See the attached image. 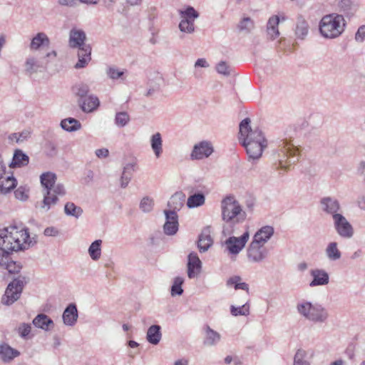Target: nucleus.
<instances>
[{
  "instance_id": "obj_1",
  "label": "nucleus",
  "mask_w": 365,
  "mask_h": 365,
  "mask_svg": "<svg viewBox=\"0 0 365 365\" xmlns=\"http://www.w3.org/2000/svg\"><path fill=\"white\" fill-rule=\"evenodd\" d=\"M251 120L246 118L240 123V138L245 148L249 159L258 160L267 147V140L263 132L257 127H251Z\"/></svg>"
},
{
  "instance_id": "obj_2",
  "label": "nucleus",
  "mask_w": 365,
  "mask_h": 365,
  "mask_svg": "<svg viewBox=\"0 0 365 365\" xmlns=\"http://www.w3.org/2000/svg\"><path fill=\"white\" fill-rule=\"evenodd\" d=\"M28 229L22 225H10L0 230V249L5 251L24 250L34 245Z\"/></svg>"
},
{
  "instance_id": "obj_3",
  "label": "nucleus",
  "mask_w": 365,
  "mask_h": 365,
  "mask_svg": "<svg viewBox=\"0 0 365 365\" xmlns=\"http://www.w3.org/2000/svg\"><path fill=\"white\" fill-rule=\"evenodd\" d=\"M346 21L342 15L330 14L324 16L319 21V32L321 35L329 39L336 38L344 32Z\"/></svg>"
},
{
  "instance_id": "obj_4",
  "label": "nucleus",
  "mask_w": 365,
  "mask_h": 365,
  "mask_svg": "<svg viewBox=\"0 0 365 365\" xmlns=\"http://www.w3.org/2000/svg\"><path fill=\"white\" fill-rule=\"evenodd\" d=\"M298 314L314 323H324L329 318L328 311L322 304L302 300L296 307Z\"/></svg>"
},
{
  "instance_id": "obj_5",
  "label": "nucleus",
  "mask_w": 365,
  "mask_h": 365,
  "mask_svg": "<svg viewBox=\"0 0 365 365\" xmlns=\"http://www.w3.org/2000/svg\"><path fill=\"white\" fill-rule=\"evenodd\" d=\"M222 218L223 221L236 224L242 222L246 217L240 202L232 195L225 197L221 202Z\"/></svg>"
},
{
  "instance_id": "obj_6",
  "label": "nucleus",
  "mask_w": 365,
  "mask_h": 365,
  "mask_svg": "<svg viewBox=\"0 0 365 365\" xmlns=\"http://www.w3.org/2000/svg\"><path fill=\"white\" fill-rule=\"evenodd\" d=\"M297 153L298 149L291 143L290 140L287 138L281 140L274 152L276 169L287 170L292 163L295 162V160L292 161V158H294Z\"/></svg>"
},
{
  "instance_id": "obj_7",
  "label": "nucleus",
  "mask_w": 365,
  "mask_h": 365,
  "mask_svg": "<svg viewBox=\"0 0 365 365\" xmlns=\"http://www.w3.org/2000/svg\"><path fill=\"white\" fill-rule=\"evenodd\" d=\"M56 56L57 52L55 50L47 52L43 56H29L24 63L25 71L29 75L37 73L41 69L45 68L50 61L55 59Z\"/></svg>"
},
{
  "instance_id": "obj_8",
  "label": "nucleus",
  "mask_w": 365,
  "mask_h": 365,
  "mask_svg": "<svg viewBox=\"0 0 365 365\" xmlns=\"http://www.w3.org/2000/svg\"><path fill=\"white\" fill-rule=\"evenodd\" d=\"M25 284V277L21 276L14 279L11 282H10L1 299L2 304L5 305H11L17 301L21 296Z\"/></svg>"
},
{
  "instance_id": "obj_9",
  "label": "nucleus",
  "mask_w": 365,
  "mask_h": 365,
  "mask_svg": "<svg viewBox=\"0 0 365 365\" xmlns=\"http://www.w3.org/2000/svg\"><path fill=\"white\" fill-rule=\"evenodd\" d=\"M249 238L250 233L247 231L239 237H229L225 241L224 245L230 255H237L243 250Z\"/></svg>"
},
{
  "instance_id": "obj_10",
  "label": "nucleus",
  "mask_w": 365,
  "mask_h": 365,
  "mask_svg": "<svg viewBox=\"0 0 365 365\" xmlns=\"http://www.w3.org/2000/svg\"><path fill=\"white\" fill-rule=\"evenodd\" d=\"M333 222L334 228L339 236L344 238H350L352 237V226L341 214L334 215Z\"/></svg>"
},
{
  "instance_id": "obj_11",
  "label": "nucleus",
  "mask_w": 365,
  "mask_h": 365,
  "mask_svg": "<svg viewBox=\"0 0 365 365\" xmlns=\"http://www.w3.org/2000/svg\"><path fill=\"white\" fill-rule=\"evenodd\" d=\"M213 151L212 144L210 141L202 140L194 145L190 158L192 160H202L210 156Z\"/></svg>"
},
{
  "instance_id": "obj_12",
  "label": "nucleus",
  "mask_w": 365,
  "mask_h": 365,
  "mask_svg": "<svg viewBox=\"0 0 365 365\" xmlns=\"http://www.w3.org/2000/svg\"><path fill=\"white\" fill-rule=\"evenodd\" d=\"M247 256L250 262L259 263L267 257V250L263 245L252 241L247 248Z\"/></svg>"
},
{
  "instance_id": "obj_13",
  "label": "nucleus",
  "mask_w": 365,
  "mask_h": 365,
  "mask_svg": "<svg viewBox=\"0 0 365 365\" xmlns=\"http://www.w3.org/2000/svg\"><path fill=\"white\" fill-rule=\"evenodd\" d=\"M319 207L322 211L326 214L330 215L334 217V215L339 214L340 204L334 197H324L319 200Z\"/></svg>"
},
{
  "instance_id": "obj_14",
  "label": "nucleus",
  "mask_w": 365,
  "mask_h": 365,
  "mask_svg": "<svg viewBox=\"0 0 365 365\" xmlns=\"http://www.w3.org/2000/svg\"><path fill=\"white\" fill-rule=\"evenodd\" d=\"M165 222L163 230L167 235H173L178 230V216L175 211H164Z\"/></svg>"
},
{
  "instance_id": "obj_15",
  "label": "nucleus",
  "mask_w": 365,
  "mask_h": 365,
  "mask_svg": "<svg viewBox=\"0 0 365 365\" xmlns=\"http://www.w3.org/2000/svg\"><path fill=\"white\" fill-rule=\"evenodd\" d=\"M86 39V33L82 29L73 27L69 33V46L71 48H78L79 49L84 46H90L85 44Z\"/></svg>"
},
{
  "instance_id": "obj_16",
  "label": "nucleus",
  "mask_w": 365,
  "mask_h": 365,
  "mask_svg": "<svg viewBox=\"0 0 365 365\" xmlns=\"http://www.w3.org/2000/svg\"><path fill=\"white\" fill-rule=\"evenodd\" d=\"M78 104L83 112L91 113L99 107L100 101L97 96L89 95L82 99H78Z\"/></svg>"
},
{
  "instance_id": "obj_17",
  "label": "nucleus",
  "mask_w": 365,
  "mask_h": 365,
  "mask_svg": "<svg viewBox=\"0 0 365 365\" xmlns=\"http://www.w3.org/2000/svg\"><path fill=\"white\" fill-rule=\"evenodd\" d=\"M202 262L198 257L197 255L195 252H191L188 255L187 262V276L190 279L197 277L201 271Z\"/></svg>"
},
{
  "instance_id": "obj_18",
  "label": "nucleus",
  "mask_w": 365,
  "mask_h": 365,
  "mask_svg": "<svg viewBox=\"0 0 365 365\" xmlns=\"http://www.w3.org/2000/svg\"><path fill=\"white\" fill-rule=\"evenodd\" d=\"M213 244L210 227H205L199 235L197 247L200 252L207 251Z\"/></svg>"
},
{
  "instance_id": "obj_19",
  "label": "nucleus",
  "mask_w": 365,
  "mask_h": 365,
  "mask_svg": "<svg viewBox=\"0 0 365 365\" xmlns=\"http://www.w3.org/2000/svg\"><path fill=\"white\" fill-rule=\"evenodd\" d=\"M313 279L309 283L311 287L327 285L329 282L328 273L322 269H314L310 271Z\"/></svg>"
},
{
  "instance_id": "obj_20",
  "label": "nucleus",
  "mask_w": 365,
  "mask_h": 365,
  "mask_svg": "<svg viewBox=\"0 0 365 365\" xmlns=\"http://www.w3.org/2000/svg\"><path fill=\"white\" fill-rule=\"evenodd\" d=\"M50 43V39L46 34L38 32L31 38L29 48L31 51H38L41 47L49 46Z\"/></svg>"
},
{
  "instance_id": "obj_21",
  "label": "nucleus",
  "mask_w": 365,
  "mask_h": 365,
  "mask_svg": "<svg viewBox=\"0 0 365 365\" xmlns=\"http://www.w3.org/2000/svg\"><path fill=\"white\" fill-rule=\"evenodd\" d=\"M274 235V228L266 225L261 227L254 235L252 241L264 246Z\"/></svg>"
},
{
  "instance_id": "obj_22",
  "label": "nucleus",
  "mask_w": 365,
  "mask_h": 365,
  "mask_svg": "<svg viewBox=\"0 0 365 365\" xmlns=\"http://www.w3.org/2000/svg\"><path fill=\"white\" fill-rule=\"evenodd\" d=\"M20 352L11 347L9 344H0V359L5 363L11 362L14 358L19 356Z\"/></svg>"
},
{
  "instance_id": "obj_23",
  "label": "nucleus",
  "mask_w": 365,
  "mask_h": 365,
  "mask_svg": "<svg viewBox=\"0 0 365 365\" xmlns=\"http://www.w3.org/2000/svg\"><path fill=\"white\" fill-rule=\"evenodd\" d=\"M150 144L155 157L156 158H159L163 152V138L161 133L156 132L153 134L150 138Z\"/></svg>"
},
{
  "instance_id": "obj_24",
  "label": "nucleus",
  "mask_w": 365,
  "mask_h": 365,
  "mask_svg": "<svg viewBox=\"0 0 365 365\" xmlns=\"http://www.w3.org/2000/svg\"><path fill=\"white\" fill-rule=\"evenodd\" d=\"M78 311L75 304H69L63 312V323L67 326H73L77 322Z\"/></svg>"
},
{
  "instance_id": "obj_25",
  "label": "nucleus",
  "mask_w": 365,
  "mask_h": 365,
  "mask_svg": "<svg viewBox=\"0 0 365 365\" xmlns=\"http://www.w3.org/2000/svg\"><path fill=\"white\" fill-rule=\"evenodd\" d=\"M32 322L36 327L44 331H49L54 325L53 320L44 314H38Z\"/></svg>"
},
{
  "instance_id": "obj_26",
  "label": "nucleus",
  "mask_w": 365,
  "mask_h": 365,
  "mask_svg": "<svg viewBox=\"0 0 365 365\" xmlns=\"http://www.w3.org/2000/svg\"><path fill=\"white\" fill-rule=\"evenodd\" d=\"M279 24V17L277 15L271 16L267 24V33L271 39H275L279 36L278 26Z\"/></svg>"
},
{
  "instance_id": "obj_27",
  "label": "nucleus",
  "mask_w": 365,
  "mask_h": 365,
  "mask_svg": "<svg viewBox=\"0 0 365 365\" xmlns=\"http://www.w3.org/2000/svg\"><path fill=\"white\" fill-rule=\"evenodd\" d=\"M91 46H84L79 49L78 53V61L75 65V68H84L90 62L91 57Z\"/></svg>"
},
{
  "instance_id": "obj_28",
  "label": "nucleus",
  "mask_w": 365,
  "mask_h": 365,
  "mask_svg": "<svg viewBox=\"0 0 365 365\" xmlns=\"http://www.w3.org/2000/svg\"><path fill=\"white\" fill-rule=\"evenodd\" d=\"M29 158L21 150H16L11 163L9 165L10 168H21L26 166L29 164Z\"/></svg>"
},
{
  "instance_id": "obj_29",
  "label": "nucleus",
  "mask_w": 365,
  "mask_h": 365,
  "mask_svg": "<svg viewBox=\"0 0 365 365\" xmlns=\"http://www.w3.org/2000/svg\"><path fill=\"white\" fill-rule=\"evenodd\" d=\"M221 339V335L217 331L213 330L210 327L205 328V336L204 344L208 346H213L217 344Z\"/></svg>"
},
{
  "instance_id": "obj_30",
  "label": "nucleus",
  "mask_w": 365,
  "mask_h": 365,
  "mask_svg": "<svg viewBox=\"0 0 365 365\" xmlns=\"http://www.w3.org/2000/svg\"><path fill=\"white\" fill-rule=\"evenodd\" d=\"M160 329L159 325H152L148 328L146 339L150 344L157 345L160 342L162 338Z\"/></svg>"
},
{
  "instance_id": "obj_31",
  "label": "nucleus",
  "mask_w": 365,
  "mask_h": 365,
  "mask_svg": "<svg viewBox=\"0 0 365 365\" xmlns=\"http://www.w3.org/2000/svg\"><path fill=\"white\" fill-rule=\"evenodd\" d=\"M185 195L182 192H175L170 198L168 205L170 207L169 211L180 210L184 205Z\"/></svg>"
},
{
  "instance_id": "obj_32",
  "label": "nucleus",
  "mask_w": 365,
  "mask_h": 365,
  "mask_svg": "<svg viewBox=\"0 0 365 365\" xmlns=\"http://www.w3.org/2000/svg\"><path fill=\"white\" fill-rule=\"evenodd\" d=\"M178 13L182 21L195 24V19L199 17L198 12L190 6H187L185 9L179 10Z\"/></svg>"
},
{
  "instance_id": "obj_33",
  "label": "nucleus",
  "mask_w": 365,
  "mask_h": 365,
  "mask_svg": "<svg viewBox=\"0 0 365 365\" xmlns=\"http://www.w3.org/2000/svg\"><path fill=\"white\" fill-rule=\"evenodd\" d=\"M16 185V180L13 176L2 175L0 179V192L6 194L13 190Z\"/></svg>"
},
{
  "instance_id": "obj_34",
  "label": "nucleus",
  "mask_w": 365,
  "mask_h": 365,
  "mask_svg": "<svg viewBox=\"0 0 365 365\" xmlns=\"http://www.w3.org/2000/svg\"><path fill=\"white\" fill-rule=\"evenodd\" d=\"M308 32L309 24L307 21L302 16L298 17L295 29V34L297 37L299 39H304L307 36Z\"/></svg>"
},
{
  "instance_id": "obj_35",
  "label": "nucleus",
  "mask_w": 365,
  "mask_h": 365,
  "mask_svg": "<svg viewBox=\"0 0 365 365\" xmlns=\"http://www.w3.org/2000/svg\"><path fill=\"white\" fill-rule=\"evenodd\" d=\"M41 183L45 190L52 191L53 187L56 185V175L51 172H46L40 176Z\"/></svg>"
},
{
  "instance_id": "obj_36",
  "label": "nucleus",
  "mask_w": 365,
  "mask_h": 365,
  "mask_svg": "<svg viewBox=\"0 0 365 365\" xmlns=\"http://www.w3.org/2000/svg\"><path fill=\"white\" fill-rule=\"evenodd\" d=\"M58 201V197L52 194V191L45 190L43 192V200L41 208L47 212L51 209V206L56 205Z\"/></svg>"
},
{
  "instance_id": "obj_37",
  "label": "nucleus",
  "mask_w": 365,
  "mask_h": 365,
  "mask_svg": "<svg viewBox=\"0 0 365 365\" xmlns=\"http://www.w3.org/2000/svg\"><path fill=\"white\" fill-rule=\"evenodd\" d=\"M61 127L68 132H75L81 128V124L75 118H68L61 120Z\"/></svg>"
},
{
  "instance_id": "obj_38",
  "label": "nucleus",
  "mask_w": 365,
  "mask_h": 365,
  "mask_svg": "<svg viewBox=\"0 0 365 365\" xmlns=\"http://www.w3.org/2000/svg\"><path fill=\"white\" fill-rule=\"evenodd\" d=\"M325 253L327 258L331 261H336L341 257V253L338 249V245L335 242H331L328 244L325 249Z\"/></svg>"
},
{
  "instance_id": "obj_39",
  "label": "nucleus",
  "mask_w": 365,
  "mask_h": 365,
  "mask_svg": "<svg viewBox=\"0 0 365 365\" xmlns=\"http://www.w3.org/2000/svg\"><path fill=\"white\" fill-rule=\"evenodd\" d=\"M102 242L103 241L101 240H96L93 242L88 247V255L93 261L98 260L101 257Z\"/></svg>"
},
{
  "instance_id": "obj_40",
  "label": "nucleus",
  "mask_w": 365,
  "mask_h": 365,
  "mask_svg": "<svg viewBox=\"0 0 365 365\" xmlns=\"http://www.w3.org/2000/svg\"><path fill=\"white\" fill-rule=\"evenodd\" d=\"M205 202V195L200 192L195 193L188 197L187 206L189 208H195L203 205Z\"/></svg>"
},
{
  "instance_id": "obj_41",
  "label": "nucleus",
  "mask_w": 365,
  "mask_h": 365,
  "mask_svg": "<svg viewBox=\"0 0 365 365\" xmlns=\"http://www.w3.org/2000/svg\"><path fill=\"white\" fill-rule=\"evenodd\" d=\"M309 354V351L302 349H298L294 355L293 365H311L307 360Z\"/></svg>"
},
{
  "instance_id": "obj_42",
  "label": "nucleus",
  "mask_w": 365,
  "mask_h": 365,
  "mask_svg": "<svg viewBox=\"0 0 365 365\" xmlns=\"http://www.w3.org/2000/svg\"><path fill=\"white\" fill-rule=\"evenodd\" d=\"M64 212L67 215L78 218L82 215L83 210L73 202H67L64 206Z\"/></svg>"
},
{
  "instance_id": "obj_43",
  "label": "nucleus",
  "mask_w": 365,
  "mask_h": 365,
  "mask_svg": "<svg viewBox=\"0 0 365 365\" xmlns=\"http://www.w3.org/2000/svg\"><path fill=\"white\" fill-rule=\"evenodd\" d=\"M31 329V325L30 324L24 322L21 323L16 328V331L21 338L24 339H29L31 338V336H30Z\"/></svg>"
},
{
  "instance_id": "obj_44",
  "label": "nucleus",
  "mask_w": 365,
  "mask_h": 365,
  "mask_svg": "<svg viewBox=\"0 0 365 365\" xmlns=\"http://www.w3.org/2000/svg\"><path fill=\"white\" fill-rule=\"evenodd\" d=\"M230 312L235 317L248 316L250 314V304L248 302H246L241 307L232 305L230 307Z\"/></svg>"
},
{
  "instance_id": "obj_45",
  "label": "nucleus",
  "mask_w": 365,
  "mask_h": 365,
  "mask_svg": "<svg viewBox=\"0 0 365 365\" xmlns=\"http://www.w3.org/2000/svg\"><path fill=\"white\" fill-rule=\"evenodd\" d=\"M154 205L155 202L153 198L149 196H145L141 199L139 207L143 212H150L153 210Z\"/></svg>"
},
{
  "instance_id": "obj_46",
  "label": "nucleus",
  "mask_w": 365,
  "mask_h": 365,
  "mask_svg": "<svg viewBox=\"0 0 365 365\" xmlns=\"http://www.w3.org/2000/svg\"><path fill=\"white\" fill-rule=\"evenodd\" d=\"M72 91L74 95L79 98L78 99H82L88 96L87 94L89 92V87L86 84L78 83L72 88Z\"/></svg>"
},
{
  "instance_id": "obj_47",
  "label": "nucleus",
  "mask_w": 365,
  "mask_h": 365,
  "mask_svg": "<svg viewBox=\"0 0 365 365\" xmlns=\"http://www.w3.org/2000/svg\"><path fill=\"white\" fill-rule=\"evenodd\" d=\"M184 282V279L181 277H177L173 280V284L171 287L170 294L173 297L176 295H181L183 293V289H182V284Z\"/></svg>"
},
{
  "instance_id": "obj_48",
  "label": "nucleus",
  "mask_w": 365,
  "mask_h": 365,
  "mask_svg": "<svg viewBox=\"0 0 365 365\" xmlns=\"http://www.w3.org/2000/svg\"><path fill=\"white\" fill-rule=\"evenodd\" d=\"M29 187L28 186H19L15 191V197L20 201H26L29 197Z\"/></svg>"
},
{
  "instance_id": "obj_49",
  "label": "nucleus",
  "mask_w": 365,
  "mask_h": 365,
  "mask_svg": "<svg viewBox=\"0 0 365 365\" xmlns=\"http://www.w3.org/2000/svg\"><path fill=\"white\" fill-rule=\"evenodd\" d=\"M130 121V116L126 112H119L115 114V123L119 128L125 126Z\"/></svg>"
},
{
  "instance_id": "obj_50",
  "label": "nucleus",
  "mask_w": 365,
  "mask_h": 365,
  "mask_svg": "<svg viewBox=\"0 0 365 365\" xmlns=\"http://www.w3.org/2000/svg\"><path fill=\"white\" fill-rule=\"evenodd\" d=\"M179 29L181 32L185 34H192L195 31V24L180 21L179 23Z\"/></svg>"
},
{
  "instance_id": "obj_51",
  "label": "nucleus",
  "mask_w": 365,
  "mask_h": 365,
  "mask_svg": "<svg viewBox=\"0 0 365 365\" xmlns=\"http://www.w3.org/2000/svg\"><path fill=\"white\" fill-rule=\"evenodd\" d=\"M338 6L341 11L349 13L354 8L351 0H339Z\"/></svg>"
},
{
  "instance_id": "obj_52",
  "label": "nucleus",
  "mask_w": 365,
  "mask_h": 365,
  "mask_svg": "<svg viewBox=\"0 0 365 365\" xmlns=\"http://www.w3.org/2000/svg\"><path fill=\"white\" fill-rule=\"evenodd\" d=\"M21 269V266L19 264L10 259L4 269H6L11 274H14L19 272Z\"/></svg>"
},
{
  "instance_id": "obj_53",
  "label": "nucleus",
  "mask_w": 365,
  "mask_h": 365,
  "mask_svg": "<svg viewBox=\"0 0 365 365\" xmlns=\"http://www.w3.org/2000/svg\"><path fill=\"white\" fill-rule=\"evenodd\" d=\"M106 73L108 77L113 80L121 78L124 73L123 71H120L114 67L108 68Z\"/></svg>"
},
{
  "instance_id": "obj_54",
  "label": "nucleus",
  "mask_w": 365,
  "mask_h": 365,
  "mask_svg": "<svg viewBox=\"0 0 365 365\" xmlns=\"http://www.w3.org/2000/svg\"><path fill=\"white\" fill-rule=\"evenodd\" d=\"M239 28L242 31H250L253 28L252 21L247 17L244 18L239 24Z\"/></svg>"
},
{
  "instance_id": "obj_55",
  "label": "nucleus",
  "mask_w": 365,
  "mask_h": 365,
  "mask_svg": "<svg viewBox=\"0 0 365 365\" xmlns=\"http://www.w3.org/2000/svg\"><path fill=\"white\" fill-rule=\"evenodd\" d=\"M9 251H5L0 249V269H4L6 266L9 260L10 259V257L9 255Z\"/></svg>"
},
{
  "instance_id": "obj_56",
  "label": "nucleus",
  "mask_w": 365,
  "mask_h": 365,
  "mask_svg": "<svg viewBox=\"0 0 365 365\" xmlns=\"http://www.w3.org/2000/svg\"><path fill=\"white\" fill-rule=\"evenodd\" d=\"M217 71L225 76H228L230 73V66L225 61L220 62L216 67Z\"/></svg>"
},
{
  "instance_id": "obj_57",
  "label": "nucleus",
  "mask_w": 365,
  "mask_h": 365,
  "mask_svg": "<svg viewBox=\"0 0 365 365\" xmlns=\"http://www.w3.org/2000/svg\"><path fill=\"white\" fill-rule=\"evenodd\" d=\"M355 41L362 43L365 40V25L359 27L356 33L355 34Z\"/></svg>"
},
{
  "instance_id": "obj_58",
  "label": "nucleus",
  "mask_w": 365,
  "mask_h": 365,
  "mask_svg": "<svg viewBox=\"0 0 365 365\" xmlns=\"http://www.w3.org/2000/svg\"><path fill=\"white\" fill-rule=\"evenodd\" d=\"M135 167H136L135 163L133 162V163H127L124 166L122 173L125 174L132 178L133 173L135 171Z\"/></svg>"
},
{
  "instance_id": "obj_59",
  "label": "nucleus",
  "mask_w": 365,
  "mask_h": 365,
  "mask_svg": "<svg viewBox=\"0 0 365 365\" xmlns=\"http://www.w3.org/2000/svg\"><path fill=\"white\" fill-rule=\"evenodd\" d=\"M66 193L63 184H56L52 188V194L58 196H63Z\"/></svg>"
},
{
  "instance_id": "obj_60",
  "label": "nucleus",
  "mask_w": 365,
  "mask_h": 365,
  "mask_svg": "<svg viewBox=\"0 0 365 365\" xmlns=\"http://www.w3.org/2000/svg\"><path fill=\"white\" fill-rule=\"evenodd\" d=\"M356 203L361 210L365 212V194L359 195L356 199Z\"/></svg>"
},
{
  "instance_id": "obj_61",
  "label": "nucleus",
  "mask_w": 365,
  "mask_h": 365,
  "mask_svg": "<svg viewBox=\"0 0 365 365\" xmlns=\"http://www.w3.org/2000/svg\"><path fill=\"white\" fill-rule=\"evenodd\" d=\"M44 235L46 236H53V237H56L57 235H58L59 234V232L57 229H56L55 227H48L47 228H46L44 230Z\"/></svg>"
},
{
  "instance_id": "obj_62",
  "label": "nucleus",
  "mask_w": 365,
  "mask_h": 365,
  "mask_svg": "<svg viewBox=\"0 0 365 365\" xmlns=\"http://www.w3.org/2000/svg\"><path fill=\"white\" fill-rule=\"evenodd\" d=\"M130 180H131V177L122 173L120 180V187L122 188H125L128 185Z\"/></svg>"
},
{
  "instance_id": "obj_63",
  "label": "nucleus",
  "mask_w": 365,
  "mask_h": 365,
  "mask_svg": "<svg viewBox=\"0 0 365 365\" xmlns=\"http://www.w3.org/2000/svg\"><path fill=\"white\" fill-rule=\"evenodd\" d=\"M19 133V137H18V139L16 140V143H22L24 142V140H27L30 135H31V133L29 131V130H24L21 133Z\"/></svg>"
},
{
  "instance_id": "obj_64",
  "label": "nucleus",
  "mask_w": 365,
  "mask_h": 365,
  "mask_svg": "<svg viewBox=\"0 0 365 365\" xmlns=\"http://www.w3.org/2000/svg\"><path fill=\"white\" fill-rule=\"evenodd\" d=\"M96 155L99 158H106L109 155V151L107 148H100L95 151Z\"/></svg>"
}]
</instances>
